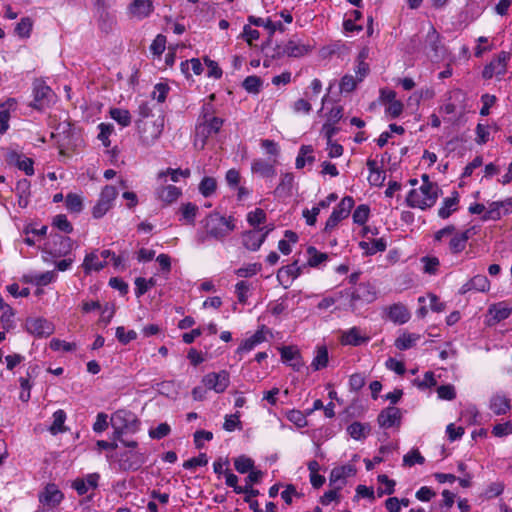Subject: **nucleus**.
I'll use <instances>...</instances> for the list:
<instances>
[{
	"mask_svg": "<svg viewBox=\"0 0 512 512\" xmlns=\"http://www.w3.org/2000/svg\"><path fill=\"white\" fill-rule=\"evenodd\" d=\"M203 232H198L196 241L198 244H205L208 239L224 242L226 238L236 229V219L230 215H221L217 211L210 212L201 221Z\"/></svg>",
	"mask_w": 512,
	"mask_h": 512,
	"instance_id": "1",
	"label": "nucleus"
},
{
	"mask_svg": "<svg viewBox=\"0 0 512 512\" xmlns=\"http://www.w3.org/2000/svg\"><path fill=\"white\" fill-rule=\"evenodd\" d=\"M126 450L116 452L108 458L116 461L122 471H137L146 462V456L138 447V442L131 440L119 441Z\"/></svg>",
	"mask_w": 512,
	"mask_h": 512,
	"instance_id": "2",
	"label": "nucleus"
},
{
	"mask_svg": "<svg viewBox=\"0 0 512 512\" xmlns=\"http://www.w3.org/2000/svg\"><path fill=\"white\" fill-rule=\"evenodd\" d=\"M111 426L114 430L113 439L122 441L125 440L124 435L134 434L139 430L140 421L133 412L120 409L112 414Z\"/></svg>",
	"mask_w": 512,
	"mask_h": 512,
	"instance_id": "3",
	"label": "nucleus"
},
{
	"mask_svg": "<svg viewBox=\"0 0 512 512\" xmlns=\"http://www.w3.org/2000/svg\"><path fill=\"white\" fill-rule=\"evenodd\" d=\"M439 188H431L428 185H421L419 189L409 191L406 202L411 208L426 210L433 207L438 199Z\"/></svg>",
	"mask_w": 512,
	"mask_h": 512,
	"instance_id": "4",
	"label": "nucleus"
},
{
	"mask_svg": "<svg viewBox=\"0 0 512 512\" xmlns=\"http://www.w3.org/2000/svg\"><path fill=\"white\" fill-rule=\"evenodd\" d=\"M312 47L302 43L299 39H289L285 44H277L271 54L272 59H280L284 56L299 58L311 51Z\"/></svg>",
	"mask_w": 512,
	"mask_h": 512,
	"instance_id": "5",
	"label": "nucleus"
},
{
	"mask_svg": "<svg viewBox=\"0 0 512 512\" xmlns=\"http://www.w3.org/2000/svg\"><path fill=\"white\" fill-rule=\"evenodd\" d=\"M354 204L355 201L352 196L343 197L327 219L324 231L329 232L333 230L342 220L346 219L350 215Z\"/></svg>",
	"mask_w": 512,
	"mask_h": 512,
	"instance_id": "6",
	"label": "nucleus"
},
{
	"mask_svg": "<svg viewBox=\"0 0 512 512\" xmlns=\"http://www.w3.org/2000/svg\"><path fill=\"white\" fill-rule=\"evenodd\" d=\"M117 196L118 190L115 186H104L100 192L96 204L92 208V216L95 219L102 218L112 208L113 202Z\"/></svg>",
	"mask_w": 512,
	"mask_h": 512,
	"instance_id": "7",
	"label": "nucleus"
},
{
	"mask_svg": "<svg viewBox=\"0 0 512 512\" xmlns=\"http://www.w3.org/2000/svg\"><path fill=\"white\" fill-rule=\"evenodd\" d=\"M443 50L444 45L442 43V36L436 28L430 24L425 37L423 51L432 60H438L440 59Z\"/></svg>",
	"mask_w": 512,
	"mask_h": 512,
	"instance_id": "8",
	"label": "nucleus"
},
{
	"mask_svg": "<svg viewBox=\"0 0 512 512\" xmlns=\"http://www.w3.org/2000/svg\"><path fill=\"white\" fill-rule=\"evenodd\" d=\"M54 93L52 89L42 80H35L33 83V102L31 107L36 110H43L49 107Z\"/></svg>",
	"mask_w": 512,
	"mask_h": 512,
	"instance_id": "9",
	"label": "nucleus"
},
{
	"mask_svg": "<svg viewBox=\"0 0 512 512\" xmlns=\"http://www.w3.org/2000/svg\"><path fill=\"white\" fill-rule=\"evenodd\" d=\"M137 130L139 133L142 145L146 147L152 146L162 134L163 125H158L155 122H147L143 120L136 121Z\"/></svg>",
	"mask_w": 512,
	"mask_h": 512,
	"instance_id": "10",
	"label": "nucleus"
},
{
	"mask_svg": "<svg viewBox=\"0 0 512 512\" xmlns=\"http://www.w3.org/2000/svg\"><path fill=\"white\" fill-rule=\"evenodd\" d=\"M510 58L508 52L502 51L489 63H487L482 70V78L490 80L494 76L502 77L507 71V63Z\"/></svg>",
	"mask_w": 512,
	"mask_h": 512,
	"instance_id": "11",
	"label": "nucleus"
},
{
	"mask_svg": "<svg viewBox=\"0 0 512 512\" xmlns=\"http://www.w3.org/2000/svg\"><path fill=\"white\" fill-rule=\"evenodd\" d=\"M274 229L271 226H265L259 229H252L243 232L242 234V244L243 246L250 251H257L260 249L262 244L265 242L269 233Z\"/></svg>",
	"mask_w": 512,
	"mask_h": 512,
	"instance_id": "12",
	"label": "nucleus"
},
{
	"mask_svg": "<svg viewBox=\"0 0 512 512\" xmlns=\"http://www.w3.org/2000/svg\"><path fill=\"white\" fill-rule=\"evenodd\" d=\"M202 383L208 390H213L220 394L228 388L230 384V374L226 370L210 372L204 375Z\"/></svg>",
	"mask_w": 512,
	"mask_h": 512,
	"instance_id": "13",
	"label": "nucleus"
},
{
	"mask_svg": "<svg viewBox=\"0 0 512 512\" xmlns=\"http://www.w3.org/2000/svg\"><path fill=\"white\" fill-rule=\"evenodd\" d=\"M154 9L153 0H132L126 8V14L130 20L141 21L148 18Z\"/></svg>",
	"mask_w": 512,
	"mask_h": 512,
	"instance_id": "14",
	"label": "nucleus"
},
{
	"mask_svg": "<svg viewBox=\"0 0 512 512\" xmlns=\"http://www.w3.org/2000/svg\"><path fill=\"white\" fill-rule=\"evenodd\" d=\"M346 296L350 297L352 302L361 301L371 303L376 299V289L369 282L359 283L352 289L345 290Z\"/></svg>",
	"mask_w": 512,
	"mask_h": 512,
	"instance_id": "15",
	"label": "nucleus"
},
{
	"mask_svg": "<svg viewBox=\"0 0 512 512\" xmlns=\"http://www.w3.org/2000/svg\"><path fill=\"white\" fill-rule=\"evenodd\" d=\"M5 160L9 165L17 167L27 176H32L35 173L33 159L16 150H9L5 155Z\"/></svg>",
	"mask_w": 512,
	"mask_h": 512,
	"instance_id": "16",
	"label": "nucleus"
},
{
	"mask_svg": "<svg viewBox=\"0 0 512 512\" xmlns=\"http://www.w3.org/2000/svg\"><path fill=\"white\" fill-rule=\"evenodd\" d=\"M73 247V241L68 236L55 234L51 236V242L49 243V253L53 257H65L67 256Z\"/></svg>",
	"mask_w": 512,
	"mask_h": 512,
	"instance_id": "17",
	"label": "nucleus"
},
{
	"mask_svg": "<svg viewBox=\"0 0 512 512\" xmlns=\"http://www.w3.org/2000/svg\"><path fill=\"white\" fill-rule=\"evenodd\" d=\"M356 474V468L352 464L335 467L332 469L329 478V485L331 487L342 489L346 484V479Z\"/></svg>",
	"mask_w": 512,
	"mask_h": 512,
	"instance_id": "18",
	"label": "nucleus"
},
{
	"mask_svg": "<svg viewBox=\"0 0 512 512\" xmlns=\"http://www.w3.org/2000/svg\"><path fill=\"white\" fill-rule=\"evenodd\" d=\"M511 407V400L504 392L498 391L489 399V409L497 416L505 415Z\"/></svg>",
	"mask_w": 512,
	"mask_h": 512,
	"instance_id": "19",
	"label": "nucleus"
},
{
	"mask_svg": "<svg viewBox=\"0 0 512 512\" xmlns=\"http://www.w3.org/2000/svg\"><path fill=\"white\" fill-rule=\"evenodd\" d=\"M302 273L297 261L281 267L277 272V279L281 285L288 287Z\"/></svg>",
	"mask_w": 512,
	"mask_h": 512,
	"instance_id": "20",
	"label": "nucleus"
},
{
	"mask_svg": "<svg viewBox=\"0 0 512 512\" xmlns=\"http://www.w3.org/2000/svg\"><path fill=\"white\" fill-rule=\"evenodd\" d=\"M270 332L263 325L257 330L252 336L246 338L241 345L238 347V353H248L252 351L256 346L267 340V334Z\"/></svg>",
	"mask_w": 512,
	"mask_h": 512,
	"instance_id": "21",
	"label": "nucleus"
},
{
	"mask_svg": "<svg viewBox=\"0 0 512 512\" xmlns=\"http://www.w3.org/2000/svg\"><path fill=\"white\" fill-rule=\"evenodd\" d=\"M63 499V493L55 484H48L44 491L39 494V501L49 507L57 506Z\"/></svg>",
	"mask_w": 512,
	"mask_h": 512,
	"instance_id": "22",
	"label": "nucleus"
},
{
	"mask_svg": "<svg viewBox=\"0 0 512 512\" xmlns=\"http://www.w3.org/2000/svg\"><path fill=\"white\" fill-rule=\"evenodd\" d=\"M224 124V119L220 117H210L203 121H200L197 130L198 133H201L204 139H207L212 134H217Z\"/></svg>",
	"mask_w": 512,
	"mask_h": 512,
	"instance_id": "23",
	"label": "nucleus"
},
{
	"mask_svg": "<svg viewBox=\"0 0 512 512\" xmlns=\"http://www.w3.org/2000/svg\"><path fill=\"white\" fill-rule=\"evenodd\" d=\"M100 475L98 473H90L84 478H77L74 480L72 487L79 495L86 494L90 489L94 490L98 486Z\"/></svg>",
	"mask_w": 512,
	"mask_h": 512,
	"instance_id": "24",
	"label": "nucleus"
},
{
	"mask_svg": "<svg viewBox=\"0 0 512 512\" xmlns=\"http://www.w3.org/2000/svg\"><path fill=\"white\" fill-rule=\"evenodd\" d=\"M459 202V193L454 190L450 197L443 199L442 204L438 209V216L442 219L449 218L454 212L458 210Z\"/></svg>",
	"mask_w": 512,
	"mask_h": 512,
	"instance_id": "25",
	"label": "nucleus"
},
{
	"mask_svg": "<svg viewBox=\"0 0 512 512\" xmlns=\"http://www.w3.org/2000/svg\"><path fill=\"white\" fill-rule=\"evenodd\" d=\"M401 412L397 407L391 406L378 415V423L383 428H391L400 423Z\"/></svg>",
	"mask_w": 512,
	"mask_h": 512,
	"instance_id": "26",
	"label": "nucleus"
},
{
	"mask_svg": "<svg viewBox=\"0 0 512 512\" xmlns=\"http://www.w3.org/2000/svg\"><path fill=\"white\" fill-rule=\"evenodd\" d=\"M81 310L83 313L97 311L100 314V320H105V318L110 319L114 314L113 308L108 304H105V306L102 307L99 301L94 300L83 301L81 304Z\"/></svg>",
	"mask_w": 512,
	"mask_h": 512,
	"instance_id": "27",
	"label": "nucleus"
},
{
	"mask_svg": "<svg viewBox=\"0 0 512 512\" xmlns=\"http://www.w3.org/2000/svg\"><path fill=\"white\" fill-rule=\"evenodd\" d=\"M251 171L262 178H273L276 175L275 165L261 158L252 161Z\"/></svg>",
	"mask_w": 512,
	"mask_h": 512,
	"instance_id": "28",
	"label": "nucleus"
},
{
	"mask_svg": "<svg viewBox=\"0 0 512 512\" xmlns=\"http://www.w3.org/2000/svg\"><path fill=\"white\" fill-rule=\"evenodd\" d=\"M490 289V281L487 276L478 274L472 277L467 283H465L461 290L466 293L471 290L478 292H486Z\"/></svg>",
	"mask_w": 512,
	"mask_h": 512,
	"instance_id": "29",
	"label": "nucleus"
},
{
	"mask_svg": "<svg viewBox=\"0 0 512 512\" xmlns=\"http://www.w3.org/2000/svg\"><path fill=\"white\" fill-rule=\"evenodd\" d=\"M26 330L36 337H47L54 332L53 322H26Z\"/></svg>",
	"mask_w": 512,
	"mask_h": 512,
	"instance_id": "30",
	"label": "nucleus"
},
{
	"mask_svg": "<svg viewBox=\"0 0 512 512\" xmlns=\"http://www.w3.org/2000/svg\"><path fill=\"white\" fill-rule=\"evenodd\" d=\"M158 199L165 204H171L175 202L181 195L182 191L180 188L174 185L161 186L156 191Z\"/></svg>",
	"mask_w": 512,
	"mask_h": 512,
	"instance_id": "31",
	"label": "nucleus"
},
{
	"mask_svg": "<svg viewBox=\"0 0 512 512\" xmlns=\"http://www.w3.org/2000/svg\"><path fill=\"white\" fill-rule=\"evenodd\" d=\"M294 176L292 173H285L281 176L280 183L274 190V195L278 198L289 197L292 195Z\"/></svg>",
	"mask_w": 512,
	"mask_h": 512,
	"instance_id": "32",
	"label": "nucleus"
},
{
	"mask_svg": "<svg viewBox=\"0 0 512 512\" xmlns=\"http://www.w3.org/2000/svg\"><path fill=\"white\" fill-rule=\"evenodd\" d=\"M493 320H506L512 313V305L507 301L492 304L488 309Z\"/></svg>",
	"mask_w": 512,
	"mask_h": 512,
	"instance_id": "33",
	"label": "nucleus"
},
{
	"mask_svg": "<svg viewBox=\"0 0 512 512\" xmlns=\"http://www.w3.org/2000/svg\"><path fill=\"white\" fill-rule=\"evenodd\" d=\"M420 338V334L403 332L396 338L394 345L398 350H407L414 347Z\"/></svg>",
	"mask_w": 512,
	"mask_h": 512,
	"instance_id": "34",
	"label": "nucleus"
},
{
	"mask_svg": "<svg viewBox=\"0 0 512 512\" xmlns=\"http://www.w3.org/2000/svg\"><path fill=\"white\" fill-rule=\"evenodd\" d=\"M369 340V337L362 335L361 331L354 327L342 335L341 342L344 345L359 346Z\"/></svg>",
	"mask_w": 512,
	"mask_h": 512,
	"instance_id": "35",
	"label": "nucleus"
},
{
	"mask_svg": "<svg viewBox=\"0 0 512 512\" xmlns=\"http://www.w3.org/2000/svg\"><path fill=\"white\" fill-rule=\"evenodd\" d=\"M313 147L311 145H302L299 149L298 155L296 157L295 166L297 169H302L305 167L306 163H313L315 161V157L313 155Z\"/></svg>",
	"mask_w": 512,
	"mask_h": 512,
	"instance_id": "36",
	"label": "nucleus"
},
{
	"mask_svg": "<svg viewBox=\"0 0 512 512\" xmlns=\"http://www.w3.org/2000/svg\"><path fill=\"white\" fill-rule=\"evenodd\" d=\"M386 310L389 320H409L411 317L409 310L402 303H395Z\"/></svg>",
	"mask_w": 512,
	"mask_h": 512,
	"instance_id": "37",
	"label": "nucleus"
},
{
	"mask_svg": "<svg viewBox=\"0 0 512 512\" xmlns=\"http://www.w3.org/2000/svg\"><path fill=\"white\" fill-rule=\"evenodd\" d=\"M67 415L66 412L62 409H58L53 413V422L51 426L49 427V432L52 435H57L59 433H63L67 430L65 427V421H66Z\"/></svg>",
	"mask_w": 512,
	"mask_h": 512,
	"instance_id": "38",
	"label": "nucleus"
},
{
	"mask_svg": "<svg viewBox=\"0 0 512 512\" xmlns=\"http://www.w3.org/2000/svg\"><path fill=\"white\" fill-rule=\"evenodd\" d=\"M198 190L205 198L212 196L217 190V180L210 176L203 177L199 183Z\"/></svg>",
	"mask_w": 512,
	"mask_h": 512,
	"instance_id": "39",
	"label": "nucleus"
},
{
	"mask_svg": "<svg viewBox=\"0 0 512 512\" xmlns=\"http://www.w3.org/2000/svg\"><path fill=\"white\" fill-rule=\"evenodd\" d=\"M105 265L106 262L99 261L97 254L94 252L87 254L82 264L85 273H90L91 271H100L105 267Z\"/></svg>",
	"mask_w": 512,
	"mask_h": 512,
	"instance_id": "40",
	"label": "nucleus"
},
{
	"mask_svg": "<svg viewBox=\"0 0 512 512\" xmlns=\"http://www.w3.org/2000/svg\"><path fill=\"white\" fill-rule=\"evenodd\" d=\"M328 350L326 346H317L315 356L311 363V367L315 370H321L328 365Z\"/></svg>",
	"mask_w": 512,
	"mask_h": 512,
	"instance_id": "41",
	"label": "nucleus"
},
{
	"mask_svg": "<svg viewBox=\"0 0 512 512\" xmlns=\"http://www.w3.org/2000/svg\"><path fill=\"white\" fill-rule=\"evenodd\" d=\"M109 115L122 127H128L131 124V114L127 109L111 108Z\"/></svg>",
	"mask_w": 512,
	"mask_h": 512,
	"instance_id": "42",
	"label": "nucleus"
},
{
	"mask_svg": "<svg viewBox=\"0 0 512 512\" xmlns=\"http://www.w3.org/2000/svg\"><path fill=\"white\" fill-rule=\"evenodd\" d=\"M504 201H494L489 204L488 209L482 215V221H497L501 219V208L504 206Z\"/></svg>",
	"mask_w": 512,
	"mask_h": 512,
	"instance_id": "43",
	"label": "nucleus"
},
{
	"mask_svg": "<svg viewBox=\"0 0 512 512\" xmlns=\"http://www.w3.org/2000/svg\"><path fill=\"white\" fill-rule=\"evenodd\" d=\"M198 206L192 202L184 203L180 207V212L182 214V218L189 225L195 224V219L198 213Z\"/></svg>",
	"mask_w": 512,
	"mask_h": 512,
	"instance_id": "44",
	"label": "nucleus"
},
{
	"mask_svg": "<svg viewBox=\"0 0 512 512\" xmlns=\"http://www.w3.org/2000/svg\"><path fill=\"white\" fill-rule=\"evenodd\" d=\"M307 254L309 255L307 264L310 267H317L321 263L328 260V254L318 251L317 248L314 246H309L307 248Z\"/></svg>",
	"mask_w": 512,
	"mask_h": 512,
	"instance_id": "45",
	"label": "nucleus"
},
{
	"mask_svg": "<svg viewBox=\"0 0 512 512\" xmlns=\"http://www.w3.org/2000/svg\"><path fill=\"white\" fill-rule=\"evenodd\" d=\"M348 434L355 440L366 438L369 432V426L360 422H353L347 428Z\"/></svg>",
	"mask_w": 512,
	"mask_h": 512,
	"instance_id": "46",
	"label": "nucleus"
},
{
	"mask_svg": "<svg viewBox=\"0 0 512 512\" xmlns=\"http://www.w3.org/2000/svg\"><path fill=\"white\" fill-rule=\"evenodd\" d=\"M284 236L287 239H281L278 242V249L282 254L289 255L292 251L290 242L296 243L298 241V236L295 232L291 230H286Z\"/></svg>",
	"mask_w": 512,
	"mask_h": 512,
	"instance_id": "47",
	"label": "nucleus"
},
{
	"mask_svg": "<svg viewBox=\"0 0 512 512\" xmlns=\"http://www.w3.org/2000/svg\"><path fill=\"white\" fill-rule=\"evenodd\" d=\"M262 79L259 76L251 75L247 76L243 83L242 87L248 92L252 94H258L262 87Z\"/></svg>",
	"mask_w": 512,
	"mask_h": 512,
	"instance_id": "48",
	"label": "nucleus"
},
{
	"mask_svg": "<svg viewBox=\"0 0 512 512\" xmlns=\"http://www.w3.org/2000/svg\"><path fill=\"white\" fill-rule=\"evenodd\" d=\"M65 206L72 213H79L83 209L82 198L74 193H69L65 198Z\"/></svg>",
	"mask_w": 512,
	"mask_h": 512,
	"instance_id": "49",
	"label": "nucleus"
},
{
	"mask_svg": "<svg viewBox=\"0 0 512 512\" xmlns=\"http://www.w3.org/2000/svg\"><path fill=\"white\" fill-rule=\"evenodd\" d=\"M286 417H287V419L290 422H292L298 428H304L308 424V421H307V418H306L307 417V413L304 414L300 410H296V409L289 410L286 413Z\"/></svg>",
	"mask_w": 512,
	"mask_h": 512,
	"instance_id": "50",
	"label": "nucleus"
},
{
	"mask_svg": "<svg viewBox=\"0 0 512 512\" xmlns=\"http://www.w3.org/2000/svg\"><path fill=\"white\" fill-rule=\"evenodd\" d=\"M370 208L366 204H361L356 207L352 214L353 222L358 225H364L369 218Z\"/></svg>",
	"mask_w": 512,
	"mask_h": 512,
	"instance_id": "51",
	"label": "nucleus"
},
{
	"mask_svg": "<svg viewBox=\"0 0 512 512\" xmlns=\"http://www.w3.org/2000/svg\"><path fill=\"white\" fill-rule=\"evenodd\" d=\"M267 215L265 211L261 208H256L253 211H250L247 214V222L250 226L254 227V229L266 222Z\"/></svg>",
	"mask_w": 512,
	"mask_h": 512,
	"instance_id": "52",
	"label": "nucleus"
},
{
	"mask_svg": "<svg viewBox=\"0 0 512 512\" xmlns=\"http://www.w3.org/2000/svg\"><path fill=\"white\" fill-rule=\"evenodd\" d=\"M52 226L66 234L73 232V226L65 214L56 215L52 220Z\"/></svg>",
	"mask_w": 512,
	"mask_h": 512,
	"instance_id": "53",
	"label": "nucleus"
},
{
	"mask_svg": "<svg viewBox=\"0 0 512 512\" xmlns=\"http://www.w3.org/2000/svg\"><path fill=\"white\" fill-rule=\"evenodd\" d=\"M358 83H360V81H358V79L356 77H354L350 74H345L341 78L340 83H339L340 92L341 93H350L355 90Z\"/></svg>",
	"mask_w": 512,
	"mask_h": 512,
	"instance_id": "54",
	"label": "nucleus"
},
{
	"mask_svg": "<svg viewBox=\"0 0 512 512\" xmlns=\"http://www.w3.org/2000/svg\"><path fill=\"white\" fill-rule=\"evenodd\" d=\"M33 27V22L29 17H23L15 27V33L21 38L30 36Z\"/></svg>",
	"mask_w": 512,
	"mask_h": 512,
	"instance_id": "55",
	"label": "nucleus"
},
{
	"mask_svg": "<svg viewBox=\"0 0 512 512\" xmlns=\"http://www.w3.org/2000/svg\"><path fill=\"white\" fill-rule=\"evenodd\" d=\"M98 129H99L98 139L103 143V145L105 147H109L110 146L109 136L114 131L113 125L110 123H100L98 125Z\"/></svg>",
	"mask_w": 512,
	"mask_h": 512,
	"instance_id": "56",
	"label": "nucleus"
},
{
	"mask_svg": "<svg viewBox=\"0 0 512 512\" xmlns=\"http://www.w3.org/2000/svg\"><path fill=\"white\" fill-rule=\"evenodd\" d=\"M234 466L239 473L244 474L253 469L254 461L249 457L240 456L235 459Z\"/></svg>",
	"mask_w": 512,
	"mask_h": 512,
	"instance_id": "57",
	"label": "nucleus"
},
{
	"mask_svg": "<svg viewBox=\"0 0 512 512\" xmlns=\"http://www.w3.org/2000/svg\"><path fill=\"white\" fill-rule=\"evenodd\" d=\"M343 296V291L337 292L334 295L324 297L317 305L320 310H328L332 307L338 308L336 305L340 298Z\"/></svg>",
	"mask_w": 512,
	"mask_h": 512,
	"instance_id": "58",
	"label": "nucleus"
},
{
	"mask_svg": "<svg viewBox=\"0 0 512 512\" xmlns=\"http://www.w3.org/2000/svg\"><path fill=\"white\" fill-rule=\"evenodd\" d=\"M239 418H240L239 412H236L235 414H231V415H226L225 421L223 424L224 430H226L228 432H232L236 429H241L242 425H241V421L239 420Z\"/></svg>",
	"mask_w": 512,
	"mask_h": 512,
	"instance_id": "59",
	"label": "nucleus"
},
{
	"mask_svg": "<svg viewBox=\"0 0 512 512\" xmlns=\"http://www.w3.org/2000/svg\"><path fill=\"white\" fill-rule=\"evenodd\" d=\"M497 102V97L495 95L485 93L481 96L482 107L480 109L481 116H488L490 114V109Z\"/></svg>",
	"mask_w": 512,
	"mask_h": 512,
	"instance_id": "60",
	"label": "nucleus"
},
{
	"mask_svg": "<svg viewBox=\"0 0 512 512\" xmlns=\"http://www.w3.org/2000/svg\"><path fill=\"white\" fill-rule=\"evenodd\" d=\"M166 47V36L158 34L150 45V51L155 56H160Z\"/></svg>",
	"mask_w": 512,
	"mask_h": 512,
	"instance_id": "61",
	"label": "nucleus"
},
{
	"mask_svg": "<svg viewBox=\"0 0 512 512\" xmlns=\"http://www.w3.org/2000/svg\"><path fill=\"white\" fill-rule=\"evenodd\" d=\"M50 348L53 350V351H65V352H71V351H74L76 349V344L75 343H72V342H67V341H64V340H60V339H57V338H53L51 341H50Z\"/></svg>",
	"mask_w": 512,
	"mask_h": 512,
	"instance_id": "62",
	"label": "nucleus"
},
{
	"mask_svg": "<svg viewBox=\"0 0 512 512\" xmlns=\"http://www.w3.org/2000/svg\"><path fill=\"white\" fill-rule=\"evenodd\" d=\"M466 243L456 234L453 233L452 238L449 241V251L454 254H460L466 248Z\"/></svg>",
	"mask_w": 512,
	"mask_h": 512,
	"instance_id": "63",
	"label": "nucleus"
},
{
	"mask_svg": "<svg viewBox=\"0 0 512 512\" xmlns=\"http://www.w3.org/2000/svg\"><path fill=\"white\" fill-rule=\"evenodd\" d=\"M404 109V105L400 100L392 101L391 103L387 104L385 113L392 119H395L399 117Z\"/></svg>",
	"mask_w": 512,
	"mask_h": 512,
	"instance_id": "64",
	"label": "nucleus"
}]
</instances>
